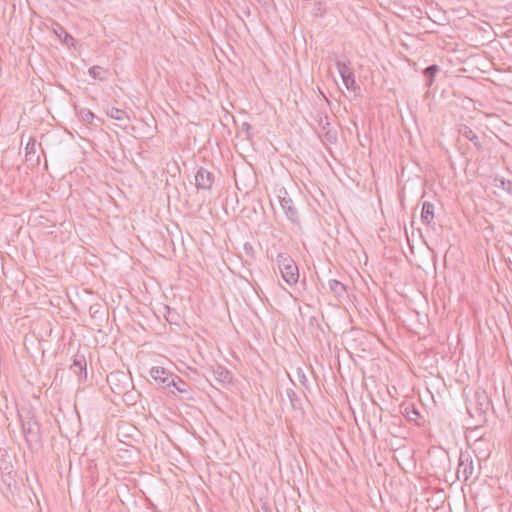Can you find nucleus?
<instances>
[{"label": "nucleus", "mask_w": 512, "mask_h": 512, "mask_svg": "<svg viewBox=\"0 0 512 512\" xmlns=\"http://www.w3.org/2000/svg\"><path fill=\"white\" fill-rule=\"evenodd\" d=\"M22 433L30 450L39 449L42 445L41 430L38 421L29 409L18 412Z\"/></svg>", "instance_id": "obj_1"}, {"label": "nucleus", "mask_w": 512, "mask_h": 512, "mask_svg": "<svg viewBox=\"0 0 512 512\" xmlns=\"http://www.w3.org/2000/svg\"><path fill=\"white\" fill-rule=\"evenodd\" d=\"M492 401L487 392L477 389L466 402V409L471 418H475L479 424L486 422V413L491 408Z\"/></svg>", "instance_id": "obj_2"}, {"label": "nucleus", "mask_w": 512, "mask_h": 512, "mask_svg": "<svg viewBox=\"0 0 512 512\" xmlns=\"http://www.w3.org/2000/svg\"><path fill=\"white\" fill-rule=\"evenodd\" d=\"M276 263L283 280L289 286L296 285L299 280V269L293 258L287 253L280 252L276 256Z\"/></svg>", "instance_id": "obj_3"}, {"label": "nucleus", "mask_w": 512, "mask_h": 512, "mask_svg": "<svg viewBox=\"0 0 512 512\" xmlns=\"http://www.w3.org/2000/svg\"><path fill=\"white\" fill-rule=\"evenodd\" d=\"M107 383L116 395L125 397L133 387L131 376L124 371H113L107 375Z\"/></svg>", "instance_id": "obj_4"}, {"label": "nucleus", "mask_w": 512, "mask_h": 512, "mask_svg": "<svg viewBox=\"0 0 512 512\" xmlns=\"http://www.w3.org/2000/svg\"><path fill=\"white\" fill-rule=\"evenodd\" d=\"M319 137L325 144H335L338 140V131L331 124L324 112H318Z\"/></svg>", "instance_id": "obj_5"}, {"label": "nucleus", "mask_w": 512, "mask_h": 512, "mask_svg": "<svg viewBox=\"0 0 512 512\" xmlns=\"http://www.w3.org/2000/svg\"><path fill=\"white\" fill-rule=\"evenodd\" d=\"M279 203L287 219L295 226H301V218L297 207L285 189L279 191Z\"/></svg>", "instance_id": "obj_6"}, {"label": "nucleus", "mask_w": 512, "mask_h": 512, "mask_svg": "<svg viewBox=\"0 0 512 512\" xmlns=\"http://www.w3.org/2000/svg\"><path fill=\"white\" fill-rule=\"evenodd\" d=\"M150 377L161 389L167 390L169 384H174L173 381L176 379V374L164 367L155 366L150 370Z\"/></svg>", "instance_id": "obj_7"}, {"label": "nucleus", "mask_w": 512, "mask_h": 512, "mask_svg": "<svg viewBox=\"0 0 512 512\" xmlns=\"http://www.w3.org/2000/svg\"><path fill=\"white\" fill-rule=\"evenodd\" d=\"M215 175L208 169L200 167L195 174V186L198 190H211Z\"/></svg>", "instance_id": "obj_8"}, {"label": "nucleus", "mask_w": 512, "mask_h": 512, "mask_svg": "<svg viewBox=\"0 0 512 512\" xmlns=\"http://www.w3.org/2000/svg\"><path fill=\"white\" fill-rule=\"evenodd\" d=\"M474 472L473 459L468 452H461L459 456V463L457 468V476L463 477V481H467Z\"/></svg>", "instance_id": "obj_9"}, {"label": "nucleus", "mask_w": 512, "mask_h": 512, "mask_svg": "<svg viewBox=\"0 0 512 512\" xmlns=\"http://www.w3.org/2000/svg\"><path fill=\"white\" fill-rule=\"evenodd\" d=\"M174 384H169L167 388V392L173 395H180L181 399L190 400L191 396V388L190 385L181 379L178 375H176V379L173 381Z\"/></svg>", "instance_id": "obj_10"}, {"label": "nucleus", "mask_w": 512, "mask_h": 512, "mask_svg": "<svg viewBox=\"0 0 512 512\" xmlns=\"http://www.w3.org/2000/svg\"><path fill=\"white\" fill-rule=\"evenodd\" d=\"M71 371L79 376V379L87 378V361L84 354L77 352L73 357V362L70 366Z\"/></svg>", "instance_id": "obj_11"}, {"label": "nucleus", "mask_w": 512, "mask_h": 512, "mask_svg": "<svg viewBox=\"0 0 512 512\" xmlns=\"http://www.w3.org/2000/svg\"><path fill=\"white\" fill-rule=\"evenodd\" d=\"M212 374L214 380L222 386L230 384L233 379L232 373L222 365H216L215 367H213Z\"/></svg>", "instance_id": "obj_12"}, {"label": "nucleus", "mask_w": 512, "mask_h": 512, "mask_svg": "<svg viewBox=\"0 0 512 512\" xmlns=\"http://www.w3.org/2000/svg\"><path fill=\"white\" fill-rule=\"evenodd\" d=\"M52 31L67 46L75 45V39L73 36L69 34L60 23L53 22Z\"/></svg>", "instance_id": "obj_13"}, {"label": "nucleus", "mask_w": 512, "mask_h": 512, "mask_svg": "<svg viewBox=\"0 0 512 512\" xmlns=\"http://www.w3.org/2000/svg\"><path fill=\"white\" fill-rule=\"evenodd\" d=\"M36 145L35 138L30 137L25 147V160L26 162H30L31 165L39 164V156L36 155Z\"/></svg>", "instance_id": "obj_14"}, {"label": "nucleus", "mask_w": 512, "mask_h": 512, "mask_svg": "<svg viewBox=\"0 0 512 512\" xmlns=\"http://www.w3.org/2000/svg\"><path fill=\"white\" fill-rule=\"evenodd\" d=\"M434 204L429 201H424L421 210V221L427 226H431L434 220Z\"/></svg>", "instance_id": "obj_15"}, {"label": "nucleus", "mask_w": 512, "mask_h": 512, "mask_svg": "<svg viewBox=\"0 0 512 512\" xmlns=\"http://www.w3.org/2000/svg\"><path fill=\"white\" fill-rule=\"evenodd\" d=\"M107 115L119 122H121L119 124V127H121L122 129H126L127 128V125L126 124H123V122L125 121H129L130 120V117L129 115L126 113V111L122 110V109H119V108H115V107H112L111 109H109L107 111Z\"/></svg>", "instance_id": "obj_16"}, {"label": "nucleus", "mask_w": 512, "mask_h": 512, "mask_svg": "<svg viewBox=\"0 0 512 512\" xmlns=\"http://www.w3.org/2000/svg\"><path fill=\"white\" fill-rule=\"evenodd\" d=\"M459 133L465 137L466 139H468L470 142L473 143V145L477 148V149H481V143L479 141V138L478 136L476 135V133L468 126L466 125H463L460 129H459Z\"/></svg>", "instance_id": "obj_17"}, {"label": "nucleus", "mask_w": 512, "mask_h": 512, "mask_svg": "<svg viewBox=\"0 0 512 512\" xmlns=\"http://www.w3.org/2000/svg\"><path fill=\"white\" fill-rule=\"evenodd\" d=\"M329 289L336 297H344L347 293L346 286L336 279H330L328 281Z\"/></svg>", "instance_id": "obj_18"}, {"label": "nucleus", "mask_w": 512, "mask_h": 512, "mask_svg": "<svg viewBox=\"0 0 512 512\" xmlns=\"http://www.w3.org/2000/svg\"><path fill=\"white\" fill-rule=\"evenodd\" d=\"M440 68L437 64H432V65H429L428 67H426L424 70H423V75L426 79V83L425 85L427 87H431L433 82H434V79H435V76L436 74L439 72Z\"/></svg>", "instance_id": "obj_19"}, {"label": "nucleus", "mask_w": 512, "mask_h": 512, "mask_svg": "<svg viewBox=\"0 0 512 512\" xmlns=\"http://www.w3.org/2000/svg\"><path fill=\"white\" fill-rule=\"evenodd\" d=\"M88 73L95 80H99L102 82L107 80V77H106L107 70H105L101 66L94 65V66L90 67L88 70Z\"/></svg>", "instance_id": "obj_20"}, {"label": "nucleus", "mask_w": 512, "mask_h": 512, "mask_svg": "<svg viewBox=\"0 0 512 512\" xmlns=\"http://www.w3.org/2000/svg\"><path fill=\"white\" fill-rule=\"evenodd\" d=\"M286 396L288 397L289 402L293 409H298L301 407V399L298 396V394L295 392L294 389L288 388L286 390Z\"/></svg>", "instance_id": "obj_21"}, {"label": "nucleus", "mask_w": 512, "mask_h": 512, "mask_svg": "<svg viewBox=\"0 0 512 512\" xmlns=\"http://www.w3.org/2000/svg\"><path fill=\"white\" fill-rule=\"evenodd\" d=\"M79 117L81 119L82 122L86 123V124H92L93 120L95 119V114L90 111L89 109L87 108H82L80 111H79Z\"/></svg>", "instance_id": "obj_22"}, {"label": "nucleus", "mask_w": 512, "mask_h": 512, "mask_svg": "<svg viewBox=\"0 0 512 512\" xmlns=\"http://www.w3.org/2000/svg\"><path fill=\"white\" fill-rule=\"evenodd\" d=\"M336 67L338 69V72L342 77L346 76L347 74H352V71L350 70V68L342 61L340 60H336Z\"/></svg>", "instance_id": "obj_23"}, {"label": "nucleus", "mask_w": 512, "mask_h": 512, "mask_svg": "<svg viewBox=\"0 0 512 512\" xmlns=\"http://www.w3.org/2000/svg\"><path fill=\"white\" fill-rule=\"evenodd\" d=\"M342 81L347 89L355 90L356 82L353 73L342 77Z\"/></svg>", "instance_id": "obj_24"}, {"label": "nucleus", "mask_w": 512, "mask_h": 512, "mask_svg": "<svg viewBox=\"0 0 512 512\" xmlns=\"http://www.w3.org/2000/svg\"><path fill=\"white\" fill-rule=\"evenodd\" d=\"M165 309L167 311L166 320L170 324H172V323L176 324L177 323V317H178V314L176 313V311L171 309L169 306H166Z\"/></svg>", "instance_id": "obj_25"}, {"label": "nucleus", "mask_w": 512, "mask_h": 512, "mask_svg": "<svg viewBox=\"0 0 512 512\" xmlns=\"http://www.w3.org/2000/svg\"><path fill=\"white\" fill-rule=\"evenodd\" d=\"M405 412L408 419L411 421H416L417 417L420 416V413L415 408H412L411 410H409V408H406Z\"/></svg>", "instance_id": "obj_26"}, {"label": "nucleus", "mask_w": 512, "mask_h": 512, "mask_svg": "<svg viewBox=\"0 0 512 512\" xmlns=\"http://www.w3.org/2000/svg\"><path fill=\"white\" fill-rule=\"evenodd\" d=\"M502 187L504 190H506L508 193L512 194V181H501Z\"/></svg>", "instance_id": "obj_27"}, {"label": "nucleus", "mask_w": 512, "mask_h": 512, "mask_svg": "<svg viewBox=\"0 0 512 512\" xmlns=\"http://www.w3.org/2000/svg\"><path fill=\"white\" fill-rule=\"evenodd\" d=\"M243 126H244V129H249L250 128V124H248V123H244Z\"/></svg>", "instance_id": "obj_28"}, {"label": "nucleus", "mask_w": 512, "mask_h": 512, "mask_svg": "<svg viewBox=\"0 0 512 512\" xmlns=\"http://www.w3.org/2000/svg\"><path fill=\"white\" fill-rule=\"evenodd\" d=\"M243 126H244V129H249L250 128V124H248V123H244Z\"/></svg>", "instance_id": "obj_29"}, {"label": "nucleus", "mask_w": 512, "mask_h": 512, "mask_svg": "<svg viewBox=\"0 0 512 512\" xmlns=\"http://www.w3.org/2000/svg\"><path fill=\"white\" fill-rule=\"evenodd\" d=\"M303 380H306V377L304 374L301 376L300 382H303Z\"/></svg>", "instance_id": "obj_30"}, {"label": "nucleus", "mask_w": 512, "mask_h": 512, "mask_svg": "<svg viewBox=\"0 0 512 512\" xmlns=\"http://www.w3.org/2000/svg\"><path fill=\"white\" fill-rule=\"evenodd\" d=\"M303 380H306V377L304 374L301 376L300 382H303Z\"/></svg>", "instance_id": "obj_31"}, {"label": "nucleus", "mask_w": 512, "mask_h": 512, "mask_svg": "<svg viewBox=\"0 0 512 512\" xmlns=\"http://www.w3.org/2000/svg\"><path fill=\"white\" fill-rule=\"evenodd\" d=\"M8 468L12 469V466H10V467L5 466L4 470H8Z\"/></svg>", "instance_id": "obj_32"}]
</instances>
